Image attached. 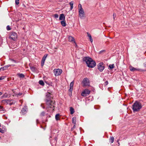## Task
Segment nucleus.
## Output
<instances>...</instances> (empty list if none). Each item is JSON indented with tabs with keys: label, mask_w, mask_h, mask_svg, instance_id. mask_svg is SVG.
<instances>
[{
	"label": "nucleus",
	"mask_w": 146,
	"mask_h": 146,
	"mask_svg": "<svg viewBox=\"0 0 146 146\" xmlns=\"http://www.w3.org/2000/svg\"><path fill=\"white\" fill-rule=\"evenodd\" d=\"M84 62L86 63L88 66L90 68H93L96 66V63L95 61L89 57H85L83 59Z\"/></svg>",
	"instance_id": "obj_1"
},
{
	"label": "nucleus",
	"mask_w": 146,
	"mask_h": 146,
	"mask_svg": "<svg viewBox=\"0 0 146 146\" xmlns=\"http://www.w3.org/2000/svg\"><path fill=\"white\" fill-rule=\"evenodd\" d=\"M132 109L134 112L138 111L141 108L142 105L139 102L136 101L132 106Z\"/></svg>",
	"instance_id": "obj_2"
},
{
	"label": "nucleus",
	"mask_w": 146,
	"mask_h": 146,
	"mask_svg": "<svg viewBox=\"0 0 146 146\" xmlns=\"http://www.w3.org/2000/svg\"><path fill=\"white\" fill-rule=\"evenodd\" d=\"M45 101L46 102V105L48 106V108H52V110H54V102L51 100V99H46Z\"/></svg>",
	"instance_id": "obj_3"
},
{
	"label": "nucleus",
	"mask_w": 146,
	"mask_h": 146,
	"mask_svg": "<svg viewBox=\"0 0 146 146\" xmlns=\"http://www.w3.org/2000/svg\"><path fill=\"white\" fill-rule=\"evenodd\" d=\"M17 37V33L15 32H11L9 34V38L14 41L15 40Z\"/></svg>",
	"instance_id": "obj_4"
},
{
	"label": "nucleus",
	"mask_w": 146,
	"mask_h": 146,
	"mask_svg": "<svg viewBox=\"0 0 146 146\" xmlns=\"http://www.w3.org/2000/svg\"><path fill=\"white\" fill-rule=\"evenodd\" d=\"M98 69L100 72H102L104 69L105 66L103 62L100 63L98 65Z\"/></svg>",
	"instance_id": "obj_5"
},
{
	"label": "nucleus",
	"mask_w": 146,
	"mask_h": 146,
	"mask_svg": "<svg viewBox=\"0 0 146 146\" xmlns=\"http://www.w3.org/2000/svg\"><path fill=\"white\" fill-rule=\"evenodd\" d=\"M62 71L61 70L59 69H55L54 70V72L56 76H57L60 75L62 73Z\"/></svg>",
	"instance_id": "obj_6"
},
{
	"label": "nucleus",
	"mask_w": 146,
	"mask_h": 146,
	"mask_svg": "<svg viewBox=\"0 0 146 146\" xmlns=\"http://www.w3.org/2000/svg\"><path fill=\"white\" fill-rule=\"evenodd\" d=\"M73 89V81L70 84V89L68 90V94L70 96H72V91Z\"/></svg>",
	"instance_id": "obj_7"
},
{
	"label": "nucleus",
	"mask_w": 146,
	"mask_h": 146,
	"mask_svg": "<svg viewBox=\"0 0 146 146\" xmlns=\"http://www.w3.org/2000/svg\"><path fill=\"white\" fill-rule=\"evenodd\" d=\"M83 84V86L84 87L88 86L89 85V81L87 78H84L82 82Z\"/></svg>",
	"instance_id": "obj_8"
},
{
	"label": "nucleus",
	"mask_w": 146,
	"mask_h": 146,
	"mask_svg": "<svg viewBox=\"0 0 146 146\" xmlns=\"http://www.w3.org/2000/svg\"><path fill=\"white\" fill-rule=\"evenodd\" d=\"M27 111V108L26 106L24 107L21 110V113L23 115L25 114Z\"/></svg>",
	"instance_id": "obj_9"
},
{
	"label": "nucleus",
	"mask_w": 146,
	"mask_h": 146,
	"mask_svg": "<svg viewBox=\"0 0 146 146\" xmlns=\"http://www.w3.org/2000/svg\"><path fill=\"white\" fill-rule=\"evenodd\" d=\"M90 93V91L86 89L84 91L82 92L81 95L83 96H86L87 95L89 94Z\"/></svg>",
	"instance_id": "obj_10"
},
{
	"label": "nucleus",
	"mask_w": 146,
	"mask_h": 146,
	"mask_svg": "<svg viewBox=\"0 0 146 146\" xmlns=\"http://www.w3.org/2000/svg\"><path fill=\"white\" fill-rule=\"evenodd\" d=\"M130 70L131 71L134 72L136 71H141V70L139 69H137L134 68L133 67H131L130 68Z\"/></svg>",
	"instance_id": "obj_11"
},
{
	"label": "nucleus",
	"mask_w": 146,
	"mask_h": 146,
	"mask_svg": "<svg viewBox=\"0 0 146 146\" xmlns=\"http://www.w3.org/2000/svg\"><path fill=\"white\" fill-rule=\"evenodd\" d=\"M46 56H45L44 55L42 59V60L41 61V66H42L44 65V62L45 61V60L46 58Z\"/></svg>",
	"instance_id": "obj_12"
},
{
	"label": "nucleus",
	"mask_w": 146,
	"mask_h": 146,
	"mask_svg": "<svg viewBox=\"0 0 146 146\" xmlns=\"http://www.w3.org/2000/svg\"><path fill=\"white\" fill-rule=\"evenodd\" d=\"M51 94L50 92H48L46 95V99H50Z\"/></svg>",
	"instance_id": "obj_13"
},
{
	"label": "nucleus",
	"mask_w": 146,
	"mask_h": 146,
	"mask_svg": "<svg viewBox=\"0 0 146 146\" xmlns=\"http://www.w3.org/2000/svg\"><path fill=\"white\" fill-rule=\"evenodd\" d=\"M7 104H9V105H12L13 104H14V102H13L12 100H7Z\"/></svg>",
	"instance_id": "obj_14"
},
{
	"label": "nucleus",
	"mask_w": 146,
	"mask_h": 146,
	"mask_svg": "<svg viewBox=\"0 0 146 146\" xmlns=\"http://www.w3.org/2000/svg\"><path fill=\"white\" fill-rule=\"evenodd\" d=\"M65 17L64 14H62L60 16L59 19L60 20H64L65 19Z\"/></svg>",
	"instance_id": "obj_15"
},
{
	"label": "nucleus",
	"mask_w": 146,
	"mask_h": 146,
	"mask_svg": "<svg viewBox=\"0 0 146 146\" xmlns=\"http://www.w3.org/2000/svg\"><path fill=\"white\" fill-rule=\"evenodd\" d=\"M79 15L81 19H83L85 17L84 13H79Z\"/></svg>",
	"instance_id": "obj_16"
},
{
	"label": "nucleus",
	"mask_w": 146,
	"mask_h": 146,
	"mask_svg": "<svg viewBox=\"0 0 146 146\" xmlns=\"http://www.w3.org/2000/svg\"><path fill=\"white\" fill-rule=\"evenodd\" d=\"M87 34L89 38L90 41L91 42H92L93 41V39L91 36V35L88 32L87 33Z\"/></svg>",
	"instance_id": "obj_17"
},
{
	"label": "nucleus",
	"mask_w": 146,
	"mask_h": 146,
	"mask_svg": "<svg viewBox=\"0 0 146 146\" xmlns=\"http://www.w3.org/2000/svg\"><path fill=\"white\" fill-rule=\"evenodd\" d=\"M61 24L63 27H65L66 26V23L65 21H61Z\"/></svg>",
	"instance_id": "obj_18"
},
{
	"label": "nucleus",
	"mask_w": 146,
	"mask_h": 146,
	"mask_svg": "<svg viewBox=\"0 0 146 146\" xmlns=\"http://www.w3.org/2000/svg\"><path fill=\"white\" fill-rule=\"evenodd\" d=\"M79 13H84L83 9L82 7H81V8H79Z\"/></svg>",
	"instance_id": "obj_19"
},
{
	"label": "nucleus",
	"mask_w": 146,
	"mask_h": 146,
	"mask_svg": "<svg viewBox=\"0 0 146 146\" xmlns=\"http://www.w3.org/2000/svg\"><path fill=\"white\" fill-rule=\"evenodd\" d=\"M18 76L20 78H23L25 76L22 74H17Z\"/></svg>",
	"instance_id": "obj_20"
},
{
	"label": "nucleus",
	"mask_w": 146,
	"mask_h": 146,
	"mask_svg": "<svg viewBox=\"0 0 146 146\" xmlns=\"http://www.w3.org/2000/svg\"><path fill=\"white\" fill-rule=\"evenodd\" d=\"M60 114L59 113L55 115V119L56 120L59 119Z\"/></svg>",
	"instance_id": "obj_21"
},
{
	"label": "nucleus",
	"mask_w": 146,
	"mask_h": 146,
	"mask_svg": "<svg viewBox=\"0 0 146 146\" xmlns=\"http://www.w3.org/2000/svg\"><path fill=\"white\" fill-rule=\"evenodd\" d=\"M69 41L70 42H72L73 41V37L71 36H69L68 37Z\"/></svg>",
	"instance_id": "obj_22"
},
{
	"label": "nucleus",
	"mask_w": 146,
	"mask_h": 146,
	"mask_svg": "<svg viewBox=\"0 0 146 146\" xmlns=\"http://www.w3.org/2000/svg\"><path fill=\"white\" fill-rule=\"evenodd\" d=\"M39 83L40 85L43 86L44 85V83L43 81L42 80H40L39 82Z\"/></svg>",
	"instance_id": "obj_23"
},
{
	"label": "nucleus",
	"mask_w": 146,
	"mask_h": 146,
	"mask_svg": "<svg viewBox=\"0 0 146 146\" xmlns=\"http://www.w3.org/2000/svg\"><path fill=\"white\" fill-rule=\"evenodd\" d=\"M109 67L111 69H112L114 67V64H110L109 66Z\"/></svg>",
	"instance_id": "obj_24"
},
{
	"label": "nucleus",
	"mask_w": 146,
	"mask_h": 146,
	"mask_svg": "<svg viewBox=\"0 0 146 146\" xmlns=\"http://www.w3.org/2000/svg\"><path fill=\"white\" fill-rule=\"evenodd\" d=\"M70 9L71 10H72L73 8V2H71L70 3Z\"/></svg>",
	"instance_id": "obj_25"
},
{
	"label": "nucleus",
	"mask_w": 146,
	"mask_h": 146,
	"mask_svg": "<svg viewBox=\"0 0 146 146\" xmlns=\"http://www.w3.org/2000/svg\"><path fill=\"white\" fill-rule=\"evenodd\" d=\"M7 69L6 67V66H4L2 67L1 68H0V70H2L3 71Z\"/></svg>",
	"instance_id": "obj_26"
},
{
	"label": "nucleus",
	"mask_w": 146,
	"mask_h": 146,
	"mask_svg": "<svg viewBox=\"0 0 146 146\" xmlns=\"http://www.w3.org/2000/svg\"><path fill=\"white\" fill-rule=\"evenodd\" d=\"M7 100H4L1 101V102L4 104H7Z\"/></svg>",
	"instance_id": "obj_27"
},
{
	"label": "nucleus",
	"mask_w": 146,
	"mask_h": 146,
	"mask_svg": "<svg viewBox=\"0 0 146 146\" xmlns=\"http://www.w3.org/2000/svg\"><path fill=\"white\" fill-rule=\"evenodd\" d=\"M114 138L113 137H111L110 138V140L111 141V143H113L114 141Z\"/></svg>",
	"instance_id": "obj_28"
},
{
	"label": "nucleus",
	"mask_w": 146,
	"mask_h": 146,
	"mask_svg": "<svg viewBox=\"0 0 146 146\" xmlns=\"http://www.w3.org/2000/svg\"><path fill=\"white\" fill-rule=\"evenodd\" d=\"M70 114H73V108L72 107H71L70 108Z\"/></svg>",
	"instance_id": "obj_29"
},
{
	"label": "nucleus",
	"mask_w": 146,
	"mask_h": 146,
	"mask_svg": "<svg viewBox=\"0 0 146 146\" xmlns=\"http://www.w3.org/2000/svg\"><path fill=\"white\" fill-rule=\"evenodd\" d=\"M22 95V93H19L18 94H14L13 95V96H17V97L20 96Z\"/></svg>",
	"instance_id": "obj_30"
},
{
	"label": "nucleus",
	"mask_w": 146,
	"mask_h": 146,
	"mask_svg": "<svg viewBox=\"0 0 146 146\" xmlns=\"http://www.w3.org/2000/svg\"><path fill=\"white\" fill-rule=\"evenodd\" d=\"M4 111V109L1 106H0V111Z\"/></svg>",
	"instance_id": "obj_31"
},
{
	"label": "nucleus",
	"mask_w": 146,
	"mask_h": 146,
	"mask_svg": "<svg viewBox=\"0 0 146 146\" xmlns=\"http://www.w3.org/2000/svg\"><path fill=\"white\" fill-rule=\"evenodd\" d=\"M19 0H15V3L16 5H18L19 3Z\"/></svg>",
	"instance_id": "obj_32"
},
{
	"label": "nucleus",
	"mask_w": 146,
	"mask_h": 146,
	"mask_svg": "<svg viewBox=\"0 0 146 146\" xmlns=\"http://www.w3.org/2000/svg\"><path fill=\"white\" fill-rule=\"evenodd\" d=\"M54 17L55 18H58V15L57 14H55L54 15Z\"/></svg>",
	"instance_id": "obj_33"
},
{
	"label": "nucleus",
	"mask_w": 146,
	"mask_h": 146,
	"mask_svg": "<svg viewBox=\"0 0 146 146\" xmlns=\"http://www.w3.org/2000/svg\"><path fill=\"white\" fill-rule=\"evenodd\" d=\"M6 28L7 29L8 31L10 30L11 29V28L9 25L7 26Z\"/></svg>",
	"instance_id": "obj_34"
},
{
	"label": "nucleus",
	"mask_w": 146,
	"mask_h": 146,
	"mask_svg": "<svg viewBox=\"0 0 146 146\" xmlns=\"http://www.w3.org/2000/svg\"><path fill=\"white\" fill-rule=\"evenodd\" d=\"M116 16V14L115 13H113V17L114 20H115V18Z\"/></svg>",
	"instance_id": "obj_35"
},
{
	"label": "nucleus",
	"mask_w": 146,
	"mask_h": 146,
	"mask_svg": "<svg viewBox=\"0 0 146 146\" xmlns=\"http://www.w3.org/2000/svg\"><path fill=\"white\" fill-rule=\"evenodd\" d=\"M74 46H75V47L76 48L77 47V45L76 44V43L75 42V41H74Z\"/></svg>",
	"instance_id": "obj_36"
},
{
	"label": "nucleus",
	"mask_w": 146,
	"mask_h": 146,
	"mask_svg": "<svg viewBox=\"0 0 146 146\" xmlns=\"http://www.w3.org/2000/svg\"><path fill=\"white\" fill-rule=\"evenodd\" d=\"M0 132L2 133H3L4 132V131L0 128Z\"/></svg>",
	"instance_id": "obj_37"
},
{
	"label": "nucleus",
	"mask_w": 146,
	"mask_h": 146,
	"mask_svg": "<svg viewBox=\"0 0 146 146\" xmlns=\"http://www.w3.org/2000/svg\"><path fill=\"white\" fill-rule=\"evenodd\" d=\"M74 123L75 124V121L76 122V117H74Z\"/></svg>",
	"instance_id": "obj_38"
},
{
	"label": "nucleus",
	"mask_w": 146,
	"mask_h": 146,
	"mask_svg": "<svg viewBox=\"0 0 146 146\" xmlns=\"http://www.w3.org/2000/svg\"><path fill=\"white\" fill-rule=\"evenodd\" d=\"M5 76H2L0 77V80H3L4 79Z\"/></svg>",
	"instance_id": "obj_39"
},
{
	"label": "nucleus",
	"mask_w": 146,
	"mask_h": 146,
	"mask_svg": "<svg viewBox=\"0 0 146 146\" xmlns=\"http://www.w3.org/2000/svg\"><path fill=\"white\" fill-rule=\"evenodd\" d=\"M108 81H106L105 82V83H104L105 86L107 85L108 84Z\"/></svg>",
	"instance_id": "obj_40"
},
{
	"label": "nucleus",
	"mask_w": 146,
	"mask_h": 146,
	"mask_svg": "<svg viewBox=\"0 0 146 146\" xmlns=\"http://www.w3.org/2000/svg\"><path fill=\"white\" fill-rule=\"evenodd\" d=\"M45 115V113L44 112H42L41 113V115L42 116H44Z\"/></svg>",
	"instance_id": "obj_41"
},
{
	"label": "nucleus",
	"mask_w": 146,
	"mask_h": 146,
	"mask_svg": "<svg viewBox=\"0 0 146 146\" xmlns=\"http://www.w3.org/2000/svg\"><path fill=\"white\" fill-rule=\"evenodd\" d=\"M7 95H6L5 94H4L3 96L2 97L6 98H7Z\"/></svg>",
	"instance_id": "obj_42"
},
{
	"label": "nucleus",
	"mask_w": 146,
	"mask_h": 146,
	"mask_svg": "<svg viewBox=\"0 0 146 146\" xmlns=\"http://www.w3.org/2000/svg\"><path fill=\"white\" fill-rule=\"evenodd\" d=\"M11 66V65H6L5 66L6 67V68L7 69L8 67H9V66Z\"/></svg>",
	"instance_id": "obj_43"
},
{
	"label": "nucleus",
	"mask_w": 146,
	"mask_h": 146,
	"mask_svg": "<svg viewBox=\"0 0 146 146\" xmlns=\"http://www.w3.org/2000/svg\"><path fill=\"white\" fill-rule=\"evenodd\" d=\"M78 7L79 8H81V7H82L81 5L80 4L79 5Z\"/></svg>",
	"instance_id": "obj_44"
},
{
	"label": "nucleus",
	"mask_w": 146,
	"mask_h": 146,
	"mask_svg": "<svg viewBox=\"0 0 146 146\" xmlns=\"http://www.w3.org/2000/svg\"><path fill=\"white\" fill-rule=\"evenodd\" d=\"M144 65L145 67H146V62H145V63H144Z\"/></svg>",
	"instance_id": "obj_45"
},
{
	"label": "nucleus",
	"mask_w": 146,
	"mask_h": 146,
	"mask_svg": "<svg viewBox=\"0 0 146 146\" xmlns=\"http://www.w3.org/2000/svg\"><path fill=\"white\" fill-rule=\"evenodd\" d=\"M3 93L2 92H0V96Z\"/></svg>",
	"instance_id": "obj_46"
},
{
	"label": "nucleus",
	"mask_w": 146,
	"mask_h": 146,
	"mask_svg": "<svg viewBox=\"0 0 146 146\" xmlns=\"http://www.w3.org/2000/svg\"><path fill=\"white\" fill-rule=\"evenodd\" d=\"M80 145V143H78V146H79Z\"/></svg>",
	"instance_id": "obj_47"
},
{
	"label": "nucleus",
	"mask_w": 146,
	"mask_h": 146,
	"mask_svg": "<svg viewBox=\"0 0 146 146\" xmlns=\"http://www.w3.org/2000/svg\"><path fill=\"white\" fill-rule=\"evenodd\" d=\"M72 122L73 123V118H72Z\"/></svg>",
	"instance_id": "obj_48"
},
{
	"label": "nucleus",
	"mask_w": 146,
	"mask_h": 146,
	"mask_svg": "<svg viewBox=\"0 0 146 146\" xmlns=\"http://www.w3.org/2000/svg\"><path fill=\"white\" fill-rule=\"evenodd\" d=\"M31 69H34V68L33 67H32L31 68Z\"/></svg>",
	"instance_id": "obj_49"
},
{
	"label": "nucleus",
	"mask_w": 146,
	"mask_h": 146,
	"mask_svg": "<svg viewBox=\"0 0 146 146\" xmlns=\"http://www.w3.org/2000/svg\"><path fill=\"white\" fill-rule=\"evenodd\" d=\"M72 129H73V128H71V130H72Z\"/></svg>",
	"instance_id": "obj_50"
},
{
	"label": "nucleus",
	"mask_w": 146,
	"mask_h": 146,
	"mask_svg": "<svg viewBox=\"0 0 146 146\" xmlns=\"http://www.w3.org/2000/svg\"><path fill=\"white\" fill-rule=\"evenodd\" d=\"M75 126V125H74V128Z\"/></svg>",
	"instance_id": "obj_51"
},
{
	"label": "nucleus",
	"mask_w": 146,
	"mask_h": 146,
	"mask_svg": "<svg viewBox=\"0 0 146 146\" xmlns=\"http://www.w3.org/2000/svg\"><path fill=\"white\" fill-rule=\"evenodd\" d=\"M42 108H44V107H42Z\"/></svg>",
	"instance_id": "obj_52"
},
{
	"label": "nucleus",
	"mask_w": 146,
	"mask_h": 146,
	"mask_svg": "<svg viewBox=\"0 0 146 146\" xmlns=\"http://www.w3.org/2000/svg\"><path fill=\"white\" fill-rule=\"evenodd\" d=\"M73 112H74V110Z\"/></svg>",
	"instance_id": "obj_53"
}]
</instances>
